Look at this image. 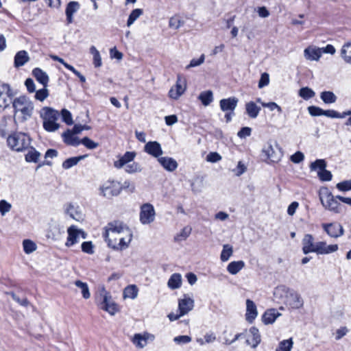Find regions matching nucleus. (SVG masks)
I'll return each instance as SVG.
<instances>
[{
	"label": "nucleus",
	"mask_w": 351,
	"mask_h": 351,
	"mask_svg": "<svg viewBox=\"0 0 351 351\" xmlns=\"http://www.w3.org/2000/svg\"><path fill=\"white\" fill-rule=\"evenodd\" d=\"M158 162L167 171L172 172L178 168V162L171 157H160L158 158Z\"/></svg>",
	"instance_id": "nucleus-24"
},
{
	"label": "nucleus",
	"mask_w": 351,
	"mask_h": 351,
	"mask_svg": "<svg viewBox=\"0 0 351 351\" xmlns=\"http://www.w3.org/2000/svg\"><path fill=\"white\" fill-rule=\"evenodd\" d=\"M68 237L65 243L66 247H71L77 243L80 239L86 238L87 234L82 229H79L77 226L73 225L67 229Z\"/></svg>",
	"instance_id": "nucleus-10"
},
{
	"label": "nucleus",
	"mask_w": 351,
	"mask_h": 351,
	"mask_svg": "<svg viewBox=\"0 0 351 351\" xmlns=\"http://www.w3.org/2000/svg\"><path fill=\"white\" fill-rule=\"evenodd\" d=\"M299 95L305 100H308L313 98L315 93V92L308 87H303L299 90Z\"/></svg>",
	"instance_id": "nucleus-47"
},
{
	"label": "nucleus",
	"mask_w": 351,
	"mask_h": 351,
	"mask_svg": "<svg viewBox=\"0 0 351 351\" xmlns=\"http://www.w3.org/2000/svg\"><path fill=\"white\" fill-rule=\"evenodd\" d=\"M29 60V56L25 51H19L14 57V66L19 67L23 66Z\"/></svg>",
	"instance_id": "nucleus-36"
},
{
	"label": "nucleus",
	"mask_w": 351,
	"mask_h": 351,
	"mask_svg": "<svg viewBox=\"0 0 351 351\" xmlns=\"http://www.w3.org/2000/svg\"><path fill=\"white\" fill-rule=\"evenodd\" d=\"M233 254V248L232 246L229 244H225L223 246V250L221 251L220 258L222 262H226L229 260V258L232 256Z\"/></svg>",
	"instance_id": "nucleus-40"
},
{
	"label": "nucleus",
	"mask_w": 351,
	"mask_h": 351,
	"mask_svg": "<svg viewBox=\"0 0 351 351\" xmlns=\"http://www.w3.org/2000/svg\"><path fill=\"white\" fill-rule=\"evenodd\" d=\"M82 250L88 254L94 253L93 245L91 241H85L82 243Z\"/></svg>",
	"instance_id": "nucleus-62"
},
{
	"label": "nucleus",
	"mask_w": 351,
	"mask_h": 351,
	"mask_svg": "<svg viewBox=\"0 0 351 351\" xmlns=\"http://www.w3.org/2000/svg\"><path fill=\"white\" fill-rule=\"evenodd\" d=\"M74 134H73L71 132V130H67L62 134L64 142L69 145H79L80 144L81 140H80L77 137L75 136Z\"/></svg>",
	"instance_id": "nucleus-29"
},
{
	"label": "nucleus",
	"mask_w": 351,
	"mask_h": 351,
	"mask_svg": "<svg viewBox=\"0 0 351 351\" xmlns=\"http://www.w3.org/2000/svg\"><path fill=\"white\" fill-rule=\"evenodd\" d=\"M341 56L346 62L351 64V42L343 45L341 50Z\"/></svg>",
	"instance_id": "nucleus-38"
},
{
	"label": "nucleus",
	"mask_w": 351,
	"mask_h": 351,
	"mask_svg": "<svg viewBox=\"0 0 351 351\" xmlns=\"http://www.w3.org/2000/svg\"><path fill=\"white\" fill-rule=\"evenodd\" d=\"M319 199L322 206L326 209L335 213H341L342 206L337 201L339 199L337 198V196L334 197L327 189L319 191Z\"/></svg>",
	"instance_id": "nucleus-6"
},
{
	"label": "nucleus",
	"mask_w": 351,
	"mask_h": 351,
	"mask_svg": "<svg viewBox=\"0 0 351 351\" xmlns=\"http://www.w3.org/2000/svg\"><path fill=\"white\" fill-rule=\"evenodd\" d=\"M65 213L77 221L84 219V214L80 206L76 204L69 203L65 206Z\"/></svg>",
	"instance_id": "nucleus-14"
},
{
	"label": "nucleus",
	"mask_w": 351,
	"mask_h": 351,
	"mask_svg": "<svg viewBox=\"0 0 351 351\" xmlns=\"http://www.w3.org/2000/svg\"><path fill=\"white\" fill-rule=\"evenodd\" d=\"M40 157V153L34 148L30 147L27 154L25 155V160L28 162H37Z\"/></svg>",
	"instance_id": "nucleus-44"
},
{
	"label": "nucleus",
	"mask_w": 351,
	"mask_h": 351,
	"mask_svg": "<svg viewBox=\"0 0 351 351\" xmlns=\"http://www.w3.org/2000/svg\"><path fill=\"white\" fill-rule=\"evenodd\" d=\"M32 74L36 80L43 86H47L49 82L48 75L40 68H35L32 71Z\"/></svg>",
	"instance_id": "nucleus-30"
},
{
	"label": "nucleus",
	"mask_w": 351,
	"mask_h": 351,
	"mask_svg": "<svg viewBox=\"0 0 351 351\" xmlns=\"http://www.w3.org/2000/svg\"><path fill=\"white\" fill-rule=\"evenodd\" d=\"M302 252L304 254L314 252L316 247V243L314 237L311 234H306L302 241Z\"/></svg>",
	"instance_id": "nucleus-17"
},
{
	"label": "nucleus",
	"mask_w": 351,
	"mask_h": 351,
	"mask_svg": "<svg viewBox=\"0 0 351 351\" xmlns=\"http://www.w3.org/2000/svg\"><path fill=\"white\" fill-rule=\"evenodd\" d=\"M322 226L327 234L332 238H338L344 234L343 228L339 223H322Z\"/></svg>",
	"instance_id": "nucleus-13"
},
{
	"label": "nucleus",
	"mask_w": 351,
	"mask_h": 351,
	"mask_svg": "<svg viewBox=\"0 0 351 351\" xmlns=\"http://www.w3.org/2000/svg\"><path fill=\"white\" fill-rule=\"evenodd\" d=\"M121 191V184L116 180H107L99 187V194L108 199L117 196Z\"/></svg>",
	"instance_id": "nucleus-8"
},
{
	"label": "nucleus",
	"mask_w": 351,
	"mask_h": 351,
	"mask_svg": "<svg viewBox=\"0 0 351 351\" xmlns=\"http://www.w3.org/2000/svg\"><path fill=\"white\" fill-rule=\"evenodd\" d=\"M129 230L130 228L121 221H113L110 222L106 227L105 240L122 233L129 234Z\"/></svg>",
	"instance_id": "nucleus-9"
},
{
	"label": "nucleus",
	"mask_w": 351,
	"mask_h": 351,
	"mask_svg": "<svg viewBox=\"0 0 351 351\" xmlns=\"http://www.w3.org/2000/svg\"><path fill=\"white\" fill-rule=\"evenodd\" d=\"M182 285V276L181 274L178 273H174L173 274L168 282H167V286L169 289L173 290L179 289Z\"/></svg>",
	"instance_id": "nucleus-33"
},
{
	"label": "nucleus",
	"mask_w": 351,
	"mask_h": 351,
	"mask_svg": "<svg viewBox=\"0 0 351 351\" xmlns=\"http://www.w3.org/2000/svg\"><path fill=\"white\" fill-rule=\"evenodd\" d=\"M155 210L150 204H144L141 207L140 221L143 224H149L154 221Z\"/></svg>",
	"instance_id": "nucleus-11"
},
{
	"label": "nucleus",
	"mask_w": 351,
	"mask_h": 351,
	"mask_svg": "<svg viewBox=\"0 0 351 351\" xmlns=\"http://www.w3.org/2000/svg\"><path fill=\"white\" fill-rule=\"evenodd\" d=\"M191 230L192 228L190 226H185L182 229L180 232L175 237V241H182L186 240L191 234Z\"/></svg>",
	"instance_id": "nucleus-45"
},
{
	"label": "nucleus",
	"mask_w": 351,
	"mask_h": 351,
	"mask_svg": "<svg viewBox=\"0 0 351 351\" xmlns=\"http://www.w3.org/2000/svg\"><path fill=\"white\" fill-rule=\"evenodd\" d=\"M337 189L341 191H348L351 190V180H345L338 183L336 186Z\"/></svg>",
	"instance_id": "nucleus-57"
},
{
	"label": "nucleus",
	"mask_w": 351,
	"mask_h": 351,
	"mask_svg": "<svg viewBox=\"0 0 351 351\" xmlns=\"http://www.w3.org/2000/svg\"><path fill=\"white\" fill-rule=\"evenodd\" d=\"M9 295H10L12 298V299L16 302L18 304L23 306H27L29 304V302L26 298H24L23 299H21L19 296H17L14 293L10 292L8 293Z\"/></svg>",
	"instance_id": "nucleus-60"
},
{
	"label": "nucleus",
	"mask_w": 351,
	"mask_h": 351,
	"mask_svg": "<svg viewBox=\"0 0 351 351\" xmlns=\"http://www.w3.org/2000/svg\"><path fill=\"white\" fill-rule=\"evenodd\" d=\"M293 341L292 338L282 340L279 343L276 351H291L293 348Z\"/></svg>",
	"instance_id": "nucleus-41"
},
{
	"label": "nucleus",
	"mask_w": 351,
	"mask_h": 351,
	"mask_svg": "<svg viewBox=\"0 0 351 351\" xmlns=\"http://www.w3.org/2000/svg\"><path fill=\"white\" fill-rule=\"evenodd\" d=\"M261 110V107L258 106L254 101H249L245 104L246 114L251 119H256L258 116Z\"/></svg>",
	"instance_id": "nucleus-27"
},
{
	"label": "nucleus",
	"mask_w": 351,
	"mask_h": 351,
	"mask_svg": "<svg viewBox=\"0 0 351 351\" xmlns=\"http://www.w3.org/2000/svg\"><path fill=\"white\" fill-rule=\"evenodd\" d=\"M144 150L148 154L155 158H158L163 153L160 144L157 141H149L145 145Z\"/></svg>",
	"instance_id": "nucleus-19"
},
{
	"label": "nucleus",
	"mask_w": 351,
	"mask_h": 351,
	"mask_svg": "<svg viewBox=\"0 0 351 351\" xmlns=\"http://www.w3.org/2000/svg\"><path fill=\"white\" fill-rule=\"evenodd\" d=\"M23 247L25 253L27 254L34 252L37 248L36 243L29 239H25L23 241Z\"/></svg>",
	"instance_id": "nucleus-46"
},
{
	"label": "nucleus",
	"mask_w": 351,
	"mask_h": 351,
	"mask_svg": "<svg viewBox=\"0 0 351 351\" xmlns=\"http://www.w3.org/2000/svg\"><path fill=\"white\" fill-rule=\"evenodd\" d=\"M320 97L327 104H333L337 101V96L331 91H323L321 93Z\"/></svg>",
	"instance_id": "nucleus-42"
},
{
	"label": "nucleus",
	"mask_w": 351,
	"mask_h": 351,
	"mask_svg": "<svg viewBox=\"0 0 351 351\" xmlns=\"http://www.w3.org/2000/svg\"><path fill=\"white\" fill-rule=\"evenodd\" d=\"M90 51L93 56V64L95 67H99L101 66V58L99 51L95 47L92 46L90 49Z\"/></svg>",
	"instance_id": "nucleus-48"
},
{
	"label": "nucleus",
	"mask_w": 351,
	"mask_h": 351,
	"mask_svg": "<svg viewBox=\"0 0 351 351\" xmlns=\"http://www.w3.org/2000/svg\"><path fill=\"white\" fill-rule=\"evenodd\" d=\"M75 285L76 287L81 289L82 296L84 299H88L90 297V293L87 283L83 282L81 280H76L75 282Z\"/></svg>",
	"instance_id": "nucleus-43"
},
{
	"label": "nucleus",
	"mask_w": 351,
	"mask_h": 351,
	"mask_svg": "<svg viewBox=\"0 0 351 351\" xmlns=\"http://www.w3.org/2000/svg\"><path fill=\"white\" fill-rule=\"evenodd\" d=\"M136 156V153L134 152H126L123 156L114 162V166L117 169L123 167L125 165L133 161Z\"/></svg>",
	"instance_id": "nucleus-26"
},
{
	"label": "nucleus",
	"mask_w": 351,
	"mask_h": 351,
	"mask_svg": "<svg viewBox=\"0 0 351 351\" xmlns=\"http://www.w3.org/2000/svg\"><path fill=\"white\" fill-rule=\"evenodd\" d=\"M123 167L125 168V171L128 173H134L141 171V165L135 162H133L132 163L130 162L125 165Z\"/></svg>",
	"instance_id": "nucleus-50"
},
{
	"label": "nucleus",
	"mask_w": 351,
	"mask_h": 351,
	"mask_svg": "<svg viewBox=\"0 0 351 351\" xmlns=\"http://www.w3.org/2000/svg\"><path fill=\"white\" fill-rule=\"evenodd\" d=\"M326 167V162L323 159H317L310 165L311 171H322Z\"/></svg>",
	"instance_id": "nucleus-51"
},
{
	"label": "nucleus",
	"mask_w": 351,
	"mask_h": 351,
	"mask_svg": "<svg viewBox=\"0 0 351 351\" xmlns=\"http://www.w3.org/2000/svg\"><path fill=\"white\" fill-rule=\"evenodd\" d=\"M155 337L154 335L150 334L149 332H144L143 334L136 333L134 335L132 341L136 346V347L138 348H145L148 341H154Z\"/></svg>",
	"instance_id": "nucleus-15"
},
{
	"label": "nucleus",
	"mask_w": 351,
	"mask_h": 351,
	"mask_svg": "<svg viewBox=\"0 0 351 351\" xmlns=\"http://www.w3.org/2000/svg\"><path fill=\"white\" fill-rule=\"evenodd\" d=\"M269 83V74L267 73H263L260 78V80L258 82V88H262L264 86H266Z\"/></svg>",
	"instance_id": "nucleus-64"
},
{
	"label": "nucleus",
	"mask_w": 351,
	"mask_h": 351,
	"mask_svg": "<svg viewBox=\"0 0 351 351\" xmlns=\"http://www.w3.org/2000/svg\"><path fill=\"white\" fill-rule=\"evenodd\" d=\"M80 143L83 144L86 148L89 149H94L97 148L99 145L97 143H95L88 137L83 138L81 140Z\"/></svg>",
	"instance_id": "nucleus-53"
},
{
	"label": "nucleus",
	"mask_w": 351,
	"mask_h": 351,
	"mask_svg": "<svg viewBox=\"0 0 351 351\" xmlns=\"http://www.w3.org/2000/svg\"><path fill=\"white\" fill-rule=\"evenodd\" d=\"M173 341L177 344H186L191 341V337L188 335H180L174 337Z\"/></svg>",
	"instance_id": "nucleus-59"
},
{
	"label": "nucleus",
	"mask_w": 351,
	"mask_h": 351,
	"mask_svg": "<svg viewBox=\"0 0 351 351\" xmlns=\"http://www.w3.org/2000/svg\"><path fill=\"white\" fill-rule=\"evenodd\" d=\"M308 111L311 116H322L324 115V110L315 106L308 107Z\"/></svg>",
	"instance_id": "nucleus-58"
},
{
	"label": "nucleus",
	"mask_w": 351,
	"mask_h": 351,
	"mask_svg": "<svg viewBox=\"0 0 351 351\" xmlns=\"http://www.w3.org/2000/svg\"><path fill=\"white\" fill-rule=\"evenodd\" d=\"M143 14V10L136 8L132 11L130 13L128 21H127V25L128 27L131 26L134 21Z\"/></svg>",
	"instance_id": "nucleus-49"
},
{
	"label": "nucleus",
	"mask_w": 351,
	"mask_h": 351,
	"mask_svg": "<svg viewBox=\"0 0 351 351\" xmlns=\"http://www.w3.org/2000/svg\"><path fill=\"white\" fill-rule=\"evenodd\" d=\"M138 293V289L135 285H131L127 286L123 292V296L124 298L135 299Z\"/></svg>",
	"instance_id": "nucleus-35"
},
{
	"label": "nucleus",
	"mask_w": 351,
	"mask_h": 351,
	"mask_svg": "<svg viewBox=\"0 0 351 351\" xmlns=\"http://www.w3.org/2000/svg\"><path fill=\"white\" fill-rule=\"evenodd\" d=\"M222 157L217 152H210L206 156V160L210 162H217L221 160Z\"/></svg>",
	"instance_id": "nucleus-63"
},
{
	"label": "nucleus",
	"mask_w": 351,
	"mask_h": 351,
	"mask_svg": "<svg viewBox=\"0 0 351 351\" xmlns=\"http://www.w3.org/2000/svg\"><path fill=\"white\" fill-rule=\"evenodd\" d=\"M250 333L252 337L251 339H247L246 342L248 345H250L252 348H255L261 342L259 331L256 327H252L250 329Z\"/></svg>",
	"instance_id": "nucleus-28"
},
{
	"label": "nucleus",
	"mask_w": 351,
	"mask_h": 351,
	"mask_svg": "<svg viewBox=\"0 0 351 351\" xmlns=\"http://www.w3.org/2000/svg\"><path fill=\"white\" fill-rule=\"evenodd\" d=\"M61 115L63 121H64L67 125L73 124V119L71 112L66 109H62L61 111Z\"/></svg>",
	"instance_id": "nucleus-56"
},
{
	"label": "nucleus",
	"mask_w": 351,
	"mask_h": 351,
	"mask_svg": "<svg viewBox=\"0 0 351 351\" xmlns=\"http://www.w3.org/2000/svg\"><path fill=\"white\" fill-rule=\"evenodd\" d=\"M304 56L308 60L318 61L322 56L320 47H316L315 46L306 47L304 50Z\"/></svg>",
	"instance_id": "nucleus-22"
},
{
	"label": "nucleus",
	"mask_w": 351,
	"mask_h": 351,
	"mask_svg": "<svg viewBox=\"0 0 351 351\" xmlns=\"http://www.w3.org/2000/svg\"><path fill=\"white\" fill-rule=\"evenodd\" d=\"M193 306L194 301L189 297L185 296L183 299H180L178 301V310L184 315L191 311Z\"/></svg>",
	"instance_id": "nucleus-23"
},
{
	"label": "nucleus",
	"mask_w": 351,
	"mask_h": 351,
	"mask_svg": "<svg viewBox=\"0 0 351 351\" xmlns=\"http://www.w3.org/2000/svg\"><path fill=\"white\" fill-rule=\"evenodd\" d=\"M31 139L25 133L18 132L10 135L7 138L8 147L13 151L23 152L29 148Z\"/></svg>",
	"instance_id": "nucleus-5"
},
{
	"label": "nucleus",
	"mask_w": 351,
	"mask_h": 351,
	"mask_svg": "<svg viewBox=\"0 0 351 351\" xmlns=\"http://www.w3.org/2000/svg\"><path fill=\"white\" fill-rule=\"evenodd\" d=\"M258 315L257 308L255 303L247 299L246 300V313H245V319L249 323H252L254 320L256 319Z\"/></svg>",
	"instance_id": "nucleus-21"
},
{
	"label": "nucleus",
	"mask_w": 351,
	"mask_h": 351,
	"mask_svg": "<svg viewBox=\"0 0 351 351\" xmlns=\"http://www.w3.org/2000/svg\"><path fill=\"white\" fill-rule=\"evenodd\" d=\"M186 88L185 79L182 75H178L176 84L170 89L169 95L171 98L177 99L184 93Z\"/></svg>",
	"instance_id": "nucleus-12"
},
{
	"label": "nucleus",
	"mask_w": 351,
	"mask_h": 351,
	"mask_svg": "<svg viewBox=\"0 0 351 351\" xmlns=\"http://www.w3.org/2000/svg\"><path fill=\"white\" fill-rule=\"evenodd\" d=\"M86 157L87 155H82L77 157L69 158L63 162L62 167L65 169H69L76 165L80 160L86 158Z\"/></svg>",
	"instance_id": "nucleus-37"
},
{
	"label": "nucleus",
	"mask_w": 351,
	"mask_h": 351,
	"mask_svg": "<svg viewBox=\"0 0 351 351\" xmlns=\"http://www.w3.org/2000/svg\"><path fill=\"white\" fill-rule=\"evenodd\" d=\"M97 306L101 310L108 312L110 315H114L119 311L118 305L112 300L110 293L102 287L99 291V295L96 298Z\"/></svg>",
	"instance_id": "nucleus-4"
},
{
	"label": "nucleus",
	"mask_w": 351,
	"mask_h": 351,
	"mask_svg": "<svg viewBox=\"0 0 351 351\" xmlns=\"http://www.w3.org/2000/svg\"><path fill=\"white\" fill-rule=\"evenodd\" d=\"M263 160L268 164L277 163L281 160L283 152L276 141L269 140L261 150Z\"/></svg>",
	"instance_id": "nucleus-2"
},
{
	"label": "nucleus",
	"mask_w": 351,
	"mask_h": 351,
	"mask_svg": "<svg viewBox=\"0 0 351 351\" xmlns=\"http://www.w3.org/2000/svg\"><path fill=\"white\" fill-rule=\"evenodd\" d=\"M12 106L14 116L22 121L29 119L32 117L34 109L33 102L25 95L15 98L12 101Z\"/></svg>",
	"instance_id": "nucleus-1"
},
{
	"label": "nucleus",
	"mask_w": 351,
	"mask_h": 351,
	"mask_svg": "<svg viewBox=\"0 0 351 351\" xmlns=\"http://www.w3.org/2000/svg\"><path fill=\"white\" fill-rule=\"evenodd\" d=\"M245 267L243 261H232L227 266V271L232 275H236Z\"/></svg>",
	"instance_id": "nucleus-34"
},
{
	"label": "nucleus",
	"mask_w": 351,
	"mask_h": 351,
	"mask_svg": "<svg viewBox=\"0 0 351 351\" xmlns=\"http://www.w3.org/2000/svg\"><path fill=\"white\" fill-rule=\"evenodd\" d=\"M205 60L204 54H202L199 59H192L190 64L186 66V69L201 65Z\"/></svg>",
	"instance_id": "nucleus-61"
},
{
	"label": "nucleus",
	"mask_w": 351,
	"mask_h": 351,
	"mask_svg": "<svg viewBox=\"0 0 351 351\" xmlns=\"http://www.w3.org/2000/svg\"><path fill=\"white\" fill-rule=\"evenodd\" d=\"M339 246L337 244L327 245L325 241H318L316 242L314 253L318 255L329 254L337 252Z\"/></svg>",
	"instance_id": "nucleus-16"
},
{
	"label": "nucleus",
	"mask_w": 351,
	"mask_h": 351,
	"mask_svg": "<svg viewBox=\"0 0 351 351\" xmlns=\"http://www.w3.org/2000/svg\"><path fill=\"white\" fill-rule=\"evenodd\" d=\"M198 98L204 106H207L213 101V92L211 90L203 91L199 94Z\"/></svg>",
	"instance_id": "nucleus-39"
},
{
	"label": "nucleus",
	"mask_w": 351,
	"mask_h": 351,
	"mask_svg": "<svg viewBox=\"0 0 351 351\" xmlns=\"http://www.w3.org/2000/svg\"><path fill=\"white\" fill-rule=\"evenodd\" d=\"M12 205L5 199L0 201V213L4 216L6 213L10 211Z\"/></svg>",
	"instance_id": "nucleus-54"
},
{
	"label": "nucleus",
	"mask_w": 351,
	"mask_h": 351,
	"mask_svg": "<svg viewBox=\"0 0 351 351\" xmlns=\"http://www.w3.org/2000/svg\"><path fill=\"white\" fill-rule=\"evenodd\" d=\"M239 99L235 97H229L228 99H222L219 101L220 108L223 112H234Z\"/></svg>",
	"instance_id": "nucleus-20"
},
{
	"label": "nucleus",
	"mask_w": 351,
	"mask_h": 351,
	"mask_svg": "<svg viewBox=\"0 0 351 351\" xmlns=\"http://www.w3.org/2000/svg\"><path fill=\"white\" fill-rule=\"evenodd\" d=\"M317 175L322 181H330L332 179V173L330 171L324 169L317 171Z\"/></svg>",
	"instance_id": "nucleus-55"
},
{
	"label": "nucleus",
	"mask_w": 351,
	"mask_h": 351,
	"mask_svg": "<svg viewBox=\"0 0 351 351\" xmlns=\"http://www.w3.org/2000/svg\"><path fill=\"white\" fill-rule=\"evenodd\" d=\"M49 96V92L47 89V86H43V88L37 90L35 95V99L43 101Z\"/></svg>",
	"instance_id": "nucleus-52"
},
{
	"label": "nucleus",
	"mask_w": 351,
	"mask_h": 351,
	"mask_svg": "<svg viewBox=\"0 0 351 351\" xmlns=\"http://www.w3.org/2000/svg\"><path fill=\"white\" fill-rule=\"evenodd\" d=\"M60 117L58 111L49 107H44L40 112V117L43 120V128L49 132H53L60 128V124L57 123Z\"/></svg>",
	"instance_id": "nucleus-3"
},
{
	"label": "nucleus",
	"mask_w": 351,
	"mask_h": 351,
	"mask_svg": "<svg viewBox=\"0 0 351 351\" xmlns=\"http://www.w3.org/2000/svg\"><path fill=\"white\" fill-rule=\"evenodd\" d=\"M12 96V92L10 86L7 84H3L0 86V99L3 101L4 106L8 105V98Z\"/></svg>",
	"instance_id": "nucleus-32"
},
{
	"label": "nucleus",
	"mask_w": 351,
	"mask_h": 351,
	"mask_svg": "<svg viewBox=\"0 0 351 351\" xmlns=\"http://www.w3.org/2000/svg\"><path fill=\"white\" fill-rule=\"evenodd\" d=\"M280 315L276 309L271 308L265 312L262 317V320L265 324H270L274 323L276 318Z\"/></svg>",
	"instance_id": "nucleus-31"
},
{
	"label": "nucleus",
	"mask_w": 351,
	"mask_h": 351,
	"mask_svg": "<svg viewBox=\"0 0 351 351\" xmlns=\"http://www.w3.org/2000/svg\"><path fill=\"white\" fill-rule=\"evenodd\" d=\"M287 303L293 308L298 309L303 306V300L301 295L294 291H291L287 296Z\"/></svg>",
	"instance_id": "nucleus-18"
},
{
	"label": "nucleus",
	"mask_w": 351,
	"mask_h": 351,
	"mask_svg": "<svg viewBox=\"0 0 351 351\" xmlns=\"http://www.w3.org/2000/svg\"><path fill=\"white\" fill-rule=\"evenodd\" d=\"M80 8V5L77 1H70L66 8L65 14L68 24H71L73 21V14L77 12Z\"/></svg>",
	"instance_id": "nucleus-25"
},
{
	"label": "nucleus",
	"mask_w": 351,
	"mask_h": 351,
	"mask_svg": "<svg viewBox=\"0 0 351 351\" xmlns=\"http://www.w3.org/2000/svg\"><path fill=\"white\" fill-rule=\"evenodd\" d=\"M132 239V232L129 230V234L122 233L114 236V237H110L106 240L110 247L114 250H123L128 247Z\"/></svg>",
	"instance_id": "nucleus-7"
}]
</instances>
